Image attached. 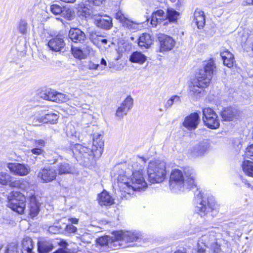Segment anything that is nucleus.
Instances as JSON below:
<instances>
[{
	"label": "nucleus",
	"mask_w": 253,
	"mask_h": 253,
	"mask_svg": "<svg viewBox=\"0 0 253 253\" xmlns=\"http://www.w3.org/2000/svg\"><path fill=\"white\" fill-rule=\"evenodd\" d=\"M78 12L80 14L84 16L85 18H91L92 17V10L88 8L84 4L81 5L79 7Z\"/></svg>",
	"instance_id": "nucleus-38"
},
{
	"label": "nucleus",
	"mask_w": 253,
	"mask_h": 253,
	"mask_svg": "<svg viewBox=\"0 0 253 253\" xmlns=\"http://www.w3.org/2000/svg\"><path fill=\"white\" fill-rule=\"evenodd\" d=\"M65 230L68 233H75L76 232L77 228L72 224H69L66 225Z\"/></svg>",
	"instance_id": "nucleus-52"
},
{
	"label": "nucleus",
	"mask_w": 253,
	"mask_h": 253,
	"mask_svg": "<svg viewBox=\"0 0 253 253\" xmlns=\"http://www.w3.org/2000/svg\"><path fill=\"white\" fill-rule=\"evenodd\" d=\"M40 204L34 195L30 196L28 205V211L30 217L34 218L37 216L40 211Z\"/></svg>",
	"instance_id": "nucleus-18"
},
{
	"label": "nucleus",
	"mask_w": 253,
	"mask_h": 253,
	"mask_svg": "<svg viewBox=\"0 0 253 253\" xmlns=\"http://www.w3.org/2000/svg\"><path fill=\"white\" fill-rule=\"evenodd\" d=\"M4 253H18V245L15 243L9 244Z\"/></svg>",
	"instance_id": "nucleus-45"
},
{
	"label": "nucleus",
	"mask_w": 253,
	"mask_h": 253,
	"mask_svg": "<svg viewBox=\"0 0 253 253\" xmlns=\"http://www.w3.org/2000/svg\"><path fill=\"white\" fill-rule=\"evenodd\" d=\"M174 101L179 102L180 97L177 95H174L171 96L169 99L167 100L165 104V107L166 108H170L173 104Z\"/></svg>",
	"instance_id": "nucleus-46"
},
{
	"label": "nucleus",
	"mask_w": 253,
	"mask_h": 253,
	"mask_svg": "<svg viewBox=\"0 0 253 253\" xmlns=\"http://www.w3.org/2000/svg\"><path fill=\"white\" fill-rule=\"evenodd\" d=\"M201 241L204 242V248L205 247H209L211 248L212 253H219L220 252V246L215 242V238L214 235H205L202 236Z\"/></svg>",
	"instance_id": "nucleus-14"
},
{
	"label": "nucleus",
	"mask_w": 253,
	"mask_h": 253,
	"mask_svg": "<svg viewBox=\"0 0 253 253\" xmlns=\"http://www.w3.org/2000/svg\"><path fill=\"white\" fill-rule=\"evenodd\" d=\"M101 64L103 65L104 66H107L106 61L104 59L102 58L100 62Z\"/></svg>",
	"instance_id": "nucleus-64"
},
{
	"label": "nucleus",
	"mask_w": 253,
	"mask_h": 253,
	"mask_svg": "<svg viewBox=\"0 0 253 253\" xmlns=\"http://www.w3.org/2000/svg\"><path fill=\"white\" fill-rule=\"evenodd\" d=\"M45 114L42 110H39L36 112L33 116L31 117L33 120V123L35 125H38V123H45L42 120H44L45 118Z\"/></svg>",
	"instance_id": "nucleus-35"
},
{
	"label": "nucleus",
	"mask_w": 253,
	"mask_h": 253,
	"mask_svg": "<svg viewBox=\"0 0 253 253\" xmlns=\"http://www.w3.org/2000/svg\"><path fill=\"white\" fill-rule=\"evenodd\" d=\"M193 22L199 29L202 28L205 23V18L203 11L196 9L194 13Z\"/></svg>",
	"instance_id": "nucleus-24"
},
{
	"label": "nucleus",
	"mask_w": 253,
	"mask_h": 253,
	"mask_svg": "<svg viewBox=\"0 0 253 253\" xmlns=\"http://www.w3.org/2000/svg\"><path fill=\"white\" fill-rule=\"evenodd\" d=\"M245 155L246 157L253 160V144L246 148Z\"/></svg>",
	"instance_id": "nucleus-50"
},
{
	"label": "nucleus",
	"mask_w": 253,
	"mask_h": 253,
	"mask_svg": "<svg viewBox=\"0 0 253 253\" xmlns=\"http://www.w3.org/2000/svg\"><path fill=\"white\" fill-rule=\"evenodd\" d=\"M167 15L162 10H158L152 13L151 20V24L155 27L158 24L162 22L164 23L166 21Z\"/></svg>",
	"instance_id": "nucleus-20"
},
{
	"label": "nucleus",
	"mask_w": 253,
	"mask_h": 253,
	"mask_svg": "<svg viewBox=\"0 0 253 253\" xmlns=\"http://www.w3.org/2000/svg\"><path fill=\"white\" fill-rule=\"evenodd\" d=\"M57 93L55 90L50 89L45 93L42 97L44 99L55 102Z\"/></svg>",
	"instance_id": "nucleus-42"
},
{
	"label": "nucleus",
	"mask_w": 253,
	"mask_h": 253,
	"mask_svg": "<svg viewBox=\"0 0 253 253\" xmlns=\"http://www.w3.org/2000/svg\"><path fill=\"white\" fill-rule=\"evenodd\" d=\"M61 15L68 20H72L75 17V12L72 9L64 6Z\"/></svg>",
	"instance_id": "nucleus-37"
},
{
	"label": "nucleus",
	"mask_w": 253,
	"mask_h": 253,
	"mask_svg": "<svg viewBox=\"0 0 253 253\" xmlns=\"http://www.w3.org/2000/svg\"><path fill=\"white\" fill-rule=\"evenodd\" d=\"M220 56L223 60V64L229 68L233 66L234 58L233 55L227 50L223 49L220 52Z\"/></svg>",
	"instance_id": "nucleus-23"
},
{
	"label": "nucleus",
	"mask_w": 253,
	"mask_h": 253,
	"mask_svg": "<svg viewBox=\"0 0 253 253\" xmlns=\"http://www.w3.org/2000/svg\"><path fill=\"white\" fill-rule=\"evenodd\" d=\"M68 220L69 221H70L71 224H78V222H79V219L78 218H68Z\"/></svg>",
	"instance_id": "nucleus-58"
},
{
	"label": "nucleus",
	"mask_w": 253,
	"mask_h": 253,
	"mask_svg": "<svg viewBox=\"0 0 253 253\" xmlns=\"http://www.w3.org/2000/svg\"><path fill=\"white\" fill-rule=\"evenodd\" d=\"M68 100V97L66 95L61 93H57L55 102H63L67 101Z\"/></svg>",
	"instance_id": "nucleus-47"
},
{
	"label": "nucleus",
	"mask_w": 253,
	"mask_h": 253,
	"mask_svg": "<svg viewBox=\"0 0 253 253\" xmlns=\"http://www.w3.org/2000/svg\"><path fill=\"white\" fill-rule=\"evenodd\" d=\"M48 46L51 50L57 52L61 51L64 47L65 43L62 38L56 37L48 42Z\"/></svg>",
	"instance_id": "nucleus-21"
},
{
	"label": "nucleus",
	"mask_w": 253,
	"mask_h": 253,
	"mask_svg": "<svg viewBox=\"0 0 253 253\" xmlns=\"http://www.w3.org/2000/svg\"><path fill=\"white\" fill-rule=\"evenodd\" d=\"M14 178L6 172H0V184L3 185H8L11 187V183L13 182Z\"/></svg>",
	"instance_id": "nucleus-34"
},
{
	"label": "nucleus",
	"mask_w": 253,
	"mask_h": 253,
	"mask_svg": "<svg viewBox=\"0 0 253 253\" xmlns=\"http://www.w3.org/2000/svg\"><path fill=\"white\" fill-rule=\"evenodd\" d=\"M45 141L42 139L34 140V144L35 147L42 149L45 146Z\"/></svg>",
	"instance_id": "nucleus-53"
},
{
	"label": "nucleus",
	"mask_w": 253,
	"mask_h": 253,
	"mask_svg": "<svg viewBox=\"0 0 253 253\" xmlns=\"http://www.w3.org/2000/svg\"><path fill=\"white\" fill-rule=\"evenodd\" d=\"M167 15L166 21L163 24L166 25L169 22H175L177 21L179 13L172 8H168Z\"/></svg>",
	"instance_id": "nucleus-31"
},
{
	"label": "nucleus",
	"mask_w": 253,
	"mask_h": 253,
	"mask_svg": "<svg viewBox=\"0 0 253 253\" xmlns=\"http://www.w3.org/2000/svg\"><path fill=\"white\" fill-rule=\"evenodd\" d=\"M98 201L101 206H110L114 203L113 198L105 191L98 195Z\"/></svg>",
	"instance_id": "nucleus-26"
},
{
	"label": "nucleus",
	"mask_w": 253,
	"mask_h": 253,
	"mask_svg": "<svg viewBox=\"0 0 253 253\" xmlns=\"http://www.w3.org/2000/svg\"><path fill=\"white\" fill-rule=\"evenodd\" d=\"M61 231V228L60 226L52 225L48 228V231L51 234H57Z\"/></svg>",
	"instance_id": "nucleus-51"
},
{
	"label": "nucleus",
	"mask_w": 253,
	"mask_h": 253,
	"mask_svg": "<svg viewBox=\"0 0 253 253\" xmlns=\"http://www.w3.org/2000/svg\"><path fill=\"white\" fill-rule=\"evenodd\" d=\"M208 148V143L207 142H202L194 148L193 153L196 156H202L207 151Z\"/></svg>",
	"instance_id": "nucleus-33"
},
{
	"label": "nucleus",
	"mask_w": 253,
	"mask_h": 253,
	"mask_svg": "<svg viewBox=\"0 0 253 253\" xmlns=\"http://www.w3.org/2000/svg\"><path fill=\"white\" fill-rule=\"evenodd\" d=\"M153 41L150 34H143L138 39V45L142 48H148L152 44Z\"/></svg>",
	"instance_id": "nucleus-25"
},
{
	"label": "nucleus",
	"mask_w": 253,
	"mask_h": 253,
	"mask_svg": "<svg viewBox=\"0 0 253 253\" xmlns=\"http://www.w3.org/2000/svg\"><path fill=\"white\" fill-rule=\"evenodd\" d=\"M33 242L29 237L24 238L22 241V253H35L33 251Z\"/></svg>",
	"instance_id": "nucleus-30"
},
{
	"label": "nucleus",
	"mask_w": 253,
	"mask_h": 253,
	"mask_svg": "<svg viewBox=\"0 0 253 253\" xmlns=\"http://www.w3.org/2000/svg\"><path fill=\"white\" fill-rule=\"evenodd\" d=\"M43 121L45 123L55 124L58 119V115L55 113H48L45 114V118Z\"/></svg>",
	"instance_id": "nucleus-40"
},
{
	"label": "nucleus",
	"mask_w": 253,
	"mask_h": 253,
	"mask_svg": "<svg viewBox=\"0 0 253 253\" xmlns=\"http://www.w3.org/2000/svg\"><path fill=\"white\" fill-rule=\"evenodd\" d=\"M202 78L196 75L195 79L191 80L188 83V94L193 99L199 98L201 96L204 88L209 85V84H205V81Z\"/></svg>",
	"instance_id": "nucleus-7"
},
{
	"label": "nucleus",
	"mask_w": 253,
	"mask_h": 253,
	"mask_svg": "<svg viewBox=\"0 0 253 253\" xmlns=\"http://www.w3.org/2000/svg\"><path fill=\"white\" fill-rule=\"evenodd\" d=\"M88 2L94 5L99 6L101 5L105 0H87Z\"/></svg>",
	"instance_id": "nucleus-55"
},
{
	"label": "nucleus",
	"mask_w": 253,
	"mask_h": 253,
	"mask_svg": "<svg viewBox=\"0 0 253 253\" xmlns=\"http://www.w3.org/2000/svg\"><path fill=\"white\" fill-rule=\"evenodd\" d=\"M28 24L24 19H21L18 24L17 29L20 33L25 35L27 32Z\"/></svg>",
	"instance_id": "nucleus-41"
},
{
	"label": "nucleus",
	"mask_w": 253,
	"mask_h": 253,
	"mask_svg": "<svg viewBox=\"0 0 253 253\" xmlns=\"http://www.w3.org/2000/svg\"><path fill=\"white\" fill-rule=\"evenodd\" d=\"M69 37L70 39L75 42H82L86 39V36L84 33L78 28L70 29L69 33Z\"/></svg>",
	"instance_id": "nucleus-19"
},
{
	"label": "nucleus",
	"mask_w": 253,
	"mask_h": 253,
	"mask_svg": "<svg viewBox=\"0 0 253 253\" xmlns=\"http://www.w3.org/2000/svg\"><path fill=\"white\" fill-rule=\"evenodd\" d=\"M148 179L152 183H159L166 178V163L164 161L155 160L151 161L147 167Z\"/></svg>",
	"instance_id": "nucleus-4"
},
{
	"label": "nucleus",
	"mask_w": 253,
	"mask_h": 253,
	"mask_svg": "<svg viewBox=\"0 0 253 253\" xmlns=\"http://www.w3.org/2000/svg\"><path fill=\"white\" fill-rule=\"evenodd\" d=\"M31 152L33 154L36 155H40L43 153V150L42 149H41V148L35 147V148L31 150Z\"/></svg>",
	"instance_id": "nucleus-54"
},
{
	"label": "nucleus",
	"mask_w": 253,
	"mask_h": 253,
	"mask_svg": "<svg viewBox=\"0 0 253 253\" xmlns=\"http://www.w3.org/2000/svg\"><path fill=\"white\" fill-rule=\"evenodd\" d=\"M200 122V119L199 114L195 112L185 117L183 122V126L187 129L192 130L198 127Z\"/></svg>",
	"instance_id": "nucleus-13"
},
{
	"label": "nucleus",
	"mask_w": 253,
	"mask_h": 253,
	"mask_svg": "<svg viewBox=\"0 0 253 253\" xmlns=\"http://www.w3.org/2000/svg\"><path fill=\"white\" fill-rule=\"evenodd\" d=\"M11 187L18 188L25 190L27 192L31 191V192H30L31 196L34 195L33 194H34V185L24 179H14L13 182L11 183Z\"/></svg>",
	"instance_id": "nucleus-16"
},
{
	"label": "nucleus",
	"mask_w": 253,
	"mask_h": 253,
	"mask_svg": "<svg viewBox=\"0 0 253 253\" xmlns=\"http://www.w3.org/2000/svg\"><path fill=\"white\" fill-rule=\"evenodd\" d=\"M99 66L98 64H94L92 62H90L87 65V68L90 70H96Z\"/></svg>",
	"instance_id": "nucleus-56"
},
{
	"label": "nucleus",
	"mask_w": 253,
	"mask_h": 253,
	"mask_svg": "<svg viewBox=\"0 0 253 253\" xmlns=\"http://www.w3.org/2000/svg\"><path fill=\"white\" fill-rule=\"evenodd\" d=\"M7 167L11 173L18 176L27 175L31 171L30 167L28 165L19 163H7Z\"/></svg>",
	"instance_id": "nucleus-10"
},
{
	"label": "nucleus",
	"mask_w": 253,
	"mask_h": 253,
	"mask_svg": "<svg viewBox=\"0 0 253 253\" xmlns=\"http://www.w3.org/2000/svg\"><path fill=\"white\" fill-rule=\"evenodd\" d=\"M86 236H88V235H83V236H82L80 237V240H81L82 242H84V243H89V242H90L89 241H87V240H85V237H86Z\"/></svg>",
	"instance_id": "nucleus-62"
},
{
	"label": "nucleus",
	"mask_w": 253,
	"mask_h": 253,
	"mask_svg": "<svg viewBox=\"0 0 253 253\" xmlns=\"http://www.w3.org/2000/svg\"><path fill=\"white\" fill-rule=\"evenodd\" d=\"M216 66L214 61L211 59L204 63V68L203 69H200L197 76L203 77L202 79L205 81V84H209L212 79V75L215 71Z\"/></svg>",
	"instance_id": "nucleus-9"
},
{
	"label": "nucleus",
	"mask_w": 253,
	"mask_h": 253,
	"mask_svg": "<svg viewBox=\"0 0 253 253\" xmlns=\"http://www.w3.org/2000/svg\"><path fill=\"white\" fill-rule=\"evenodd\" d=\"M197 193L195 194V202L197 204L195 211L198 214L203 216L211 211H218L219 206L215 201L211 200L207 201L204 199L203 193L198 190Z\"/></svg>",
	"instance_id": "nucleus-5"
},
{
	"label": "nucleus",
	"mask_w": 253,
	"mask_h": 253,
	"mask_svg": "<svg viewBox=\"0 0 253 253\" xmlns=\"http://www.w3.org/2000/svg\"><path fill=\"white\" fill-rule=\"evenodd\" d=\"M103 136L98 133L93 134V142L91 148L80 144L71 146L70 151L78 160L83 159L86 164L92 163L101 156L104 149Z\"/></svg>",
	"instance_id": "nucleus-2"
},
{
	"label": "nucleus",
	"mask_w": 253,
	"mask_h": 253,
	"mask_svg": "<svg viewBox=\"0 0 253 253\" xmlns=\"http://www.w3.org/2000/svg\"><path fill=\"white\" fill-rule=\"evenodd\" d=\"M58 244H59V245L62 246L63 247H66L68 245L67 243L64 240L61 241Z\"/></svg>",
	"instance_id": "nucleus-61"
},
{
	"label": "nucleus",
	"mask_w": 253,
	"mask_h": 253,
	"mask_svg": "<svg viewBox=\"0 0 253 253\" xmlns=\"http://www.w3.org/2000/svg\"><path fill=\"white\" fill-rule=\"evenodd\" d=\"M116 18L119 20L124 28L130 31L137 30L139 29L138 23L126 18L121 11L117 12Z\"/></svg>",
	"instance_id": "nucleus-11"
},
{
	"label": "nucleus",
	"mask_w": 253,
	"mask_h": 253,
	"mask_svg": "<svg viewBox=\"0 0 253 253\" xmlns=\"http://www.w3.org/2000/svg\"><path fill=\"white\" fill-rule=\"evenodd\" d=\"M63 7H62L58 4H52L50 6V11L54 15H57L61 14Z\"/></svg>",
	"instance_id": "nucleus-44"
},
{
	"label": "nucleus",
	"mask_w": 253,
	"mask_h": 253,
	"mask_svg": "<svg viewBox=\"0 0 253 253\" xmlns=\"http://www.w3.org/2000/svg\"><path fill=\"white\" fill-rule=\"evenodd\" d=\"M72 52L76 58L82 59L86 58L83 50L78 47H72Z\"/></svg>",
	"instance_id": "nucleus-43"
},
{
	"label": "nucleus",
	"mask_w": 253,
	"mask_h": 253,
	"mask_svg": "<svg viewBox=\"0 0 253 253\" xmlns=\"http://www.w3.org/2000/svg\"><path fill=\"white\" fill-rule=\"evenodd\" d=\"M197 252L198 253H206L205 248L202 247H200L199 246L197 249Z\"/></svg>",
	"instance_id": "nucleus-60"
},
{
	"label": "nucleus",
	"mask_w": 253,
	"mask_h": 253,
	"mask_svg": "<svg viewBox=\"0 0 253 253\" xmlns=\"http://www.w3.org/2000/svg\"><path fill=\"white\" fill-rule=\"evenodd\" d=\"M242 169L247 175L253 177V162L249 160L244 161L242 164Z\"/></svg>",
	"instance_id": "nucleus-36"
},
{
	"label": "nucleus",
	"mask_w": 253,
	"mask_h": 253,
	"mask_svg": "<svg viewBox=\"0 0 253 253\" xmlns=\"http://www.w3.org/2000/svg\"><path fill=\"white\" fill-rule=\"evenodd\" d=\"M160 42V50L166 51L171 50L175 44L173 39L168 36L161 34L158 37Z\"/></svg>",
	"instance_id": "nucleus-17"
},
{
	"label": "nucleus",
	"mask_w": 253,
	"mask_h": 253,
	"mask_svg": "<svg viewBox=\"0 0 253 253\" xmlns=\"http://www.w3.org/2000/svg\"><path fill=\"white\" fill-rule=\"evenodd\" d=\"M250 4L253 5V0H245L243 2V5L244 6Z\"/></svg>",
	"instance_id": "nucleus-59"
},
{
	"label": "nucleus",
	"mask_w": 253,
	"mask_h": 253,
	"mask_svg": "<svg viewBox=\"0 0 253 253\" xmlns=\"http://www.w3.org/2000/svg\"><path fill=\"white\" fill-rule=\"evenodd\" d=\"M147 160L143 157H137L127 167L125 165L114 168V176L118 180V186L122 195L127 198L134 191L145 189L147 184L144 177V165Z\"/></svg>",
	"instance_id": "nucleus-1"
},
{
	"label": "nucleus",
	"mask_w": 253,
	"mask_h": 253,
	"mask_svg": "<svg viewBox=\"0 0 253 253\" xmlns=\"http://www.w3.org/2000/svg\"><path fill=\"white\" fill-rule=\"evenodd\" d=\"M146 56L141 52L135 51L129 57V61L132 63L142 64L146 60Z\"/></svg>",
	"instance_id": "nucleus-29"
},
{
	"label": "nucleus",
	"mask_w": 253,
	"mask_h": 253,
	"mask_svg": "<svg viewBox=\"0 0 253 253\" xmlns=\"http://www.w3.org/2000/svg\"><path fill=\"white\" fill-rule=\"evenodd\" d=\"M243 182H244L245 183V184H246L247 185V186L249 188H251L252 190H253V186H251V185L248 182H247V181L246 180H243Z\"/></svg>",
	"instance_id": "nucleus-63"
},
{
	"label": "nucleus",
	"mask_w": 253,
	"mask_h": 253,
	"mask_svg": "<svg viewBox=\"0 0 253 253\" xmlns=\"http://www.w3.org/2000/svg\"><path fill=\"white\" fill-rule=\"evenodd\" d=\"M203 120L205 125L211 129H216L219 126V121L215 112L210 108L203 109Z\"/></svg>",
	"instance_id": "nucleus-8"
},
{
	"label": "nucleus",
	"mask_w": 253,
	"mask_h": 253,
	"mask_svg": "<svg viewBox=\"0 0 253 253\" xmlns=\"http://www.w3.org/2000/svg\"><path fill=\"white\" fill-rule=\"evenodd\" d=\"M53 248L50 241L46 240L39 241L38 243V251L39 253H48Z\"/></svg>",
	"instance_id": "nucleus-27"
},
{
	"label": "nucleus",
	"mask_w": 253,
	"mask_h": 253,
	"mask_svg": "<svg viewBox=\"0 0 253 253\" xmlns=\"http://www.w3.org/2000/svg\"><path fill=\"white\" fill-rule=\"evenodd\" d=\"M110 240L109 236L101 237L97 239V243L101 246L107 245Z\"/></svg>",
	"instance_id": "nucleus-48"
},
{
	"label": "nucleus",
	"mask_w": 253,
	"mask_h": 253,
	"mask_svg": "<svg viewBox=\"0 0 253 253\" xmlns=\"http://www.w3.org/2000/svg\"><path fill=\"white\" fill-rule=\"evenodd\" d=\"M138 238V237L136 234L128 232L124 233L120 237H118V239L125 240L129 242L136 241Z\"/></svg>",
	"instance_id": "nucleus-39"
},
{
	"label": "nucleus",
	"mask_w": 253,
	"mask_h": 253,
	"mask_svg": "<svg viewBox=\"0 0 253 253\" xmlns=\"http://www.w3.org/2000/svg\"><path fill=\"white\" fill-rule=\"evenodd\" d=\"M84 54H85V57H86L90 53V52L92 50V48H91L90 46L88 45H86L84 46L83 49Z\"/></svg>",
	"instance_id": "nucleus-57"
},
{
	"label": "nucleus",
	"mask_w": 253,
	"mask_h": 253,
	"mask_svg": "<svg viewBox=\"0 0 253 253\" xmlns=\"http://www.w3.org/2000/svg\"><path fill=\"white\" fill-rule=\"evenodd\" d=\"M195 172L193 169L186 168L183 171L179 169H173L170 176V187H177L179 190L190 189L195 186Z\"/></svg>",
	"instance_id": "nucleus-3"
},
{
	"label": "nucleus",
	"mask_w": 253,
	"mask_h": 253,
	"mask_svg": "<svg viewBox=\"0 0 253 253\" xmlns=\"http://www.w3.org/2000/svg\"><path fill=\"white\" fill-rule=\"evenodd\" d=\"M95 25L101 28L109 30L112 26V19L109 16H104L95 19Z\"/></svg>",
	"instance_id": "nucleus-22"
},
{
	"label": "nucleus",
	"mask_w": 253,
	"mask_h": 253,
	"mask_svg": "<svg viewBox=\"0 0 253 253\" xmlns=\"http://www.w3.org/2000/svg\"><path fill=\"white\" fill-rule=\"evenodd\" d=\"M237 114V110L230 107L224 109L221 112V116L224 121H230L233 120Z\"/></svg>",
	"instance_id": "nucleus-28"
},
{
	"label": "nucleus",
	"mask_w": 253,
	"mask_h": 253,
	"mask_svg": "<svg viewBox=\"0 0 253 253\" xmlns=\"http://www.w3.org/2000/svg\"><path fill=\"white\" fill-rule=\"evenodd\" d=\"M7 206L19 214H22L25 209V196L19 192H12L8 197Z\"/></svg>",
	"instance_id": "nucleus-6"
},
{
	"label": "nucleus",
	"mask_w": 253,
	"mask_h": 253,
	"mask_svg": "<svg viewBox=\"0 0 253 253\" xmlns=\"http://www.w3.org/2000/svg\"><path fill=\"white\" fill-rule=\"evenodd\" d=\"M57 172L55 168L50 167L41 169L38 176L44 182H49L55 179Z\"/></svg>",
	"instance_id": "nucleus-12"
},
{
	"label": "nucleus",
	"mask_w": 253,
	"mask_h": 253,
	"mask_svg": "<svg viewBox=\"0 0 253 253\" xmlns=\"http://www.w3.org/2000/svg\"><path fill=\"white\" fill-rule=\"evenodd\" d=\"M90 39L93 42L94 44H98L100 42V39H102V37L100 36H98L96 33H91L90 35Z\"/></svg>",
	"instance_id": "nucleus-49"
},
{
	"label": "nucleus",
	"mask_w": 253,
	"mask_h": 253,
	"mask_svg": "<svg viewBox=\"0 0 253 253\" xmlns=\"http://www.w3.org/2000/svg\"><path fill=\"white\" fill-rule=\"evenodd\" d=\"M133 105V99L130 96H127L117 109L116 115L121 119L126 115L127 112L131 109Z\"/></svg>",
	"instance_id": "nucleus-15"
},
{
	"label": "nucleus",
	"mask_w": 253,
	"mask_h": 253,
	"mask_svg": "<svg viewBox=\"0 0 253 253\" xmlns=\"http://www.w3.org/2000/svg\"><path fill=\"white\" fill-rule=\"evenodd\" d=\"M56 170L58 174L71 173L73 171L72 167L66 162L60 163Z\"/></svg>",
	"instance_id": "nucleus-32"
}]
</instances>
